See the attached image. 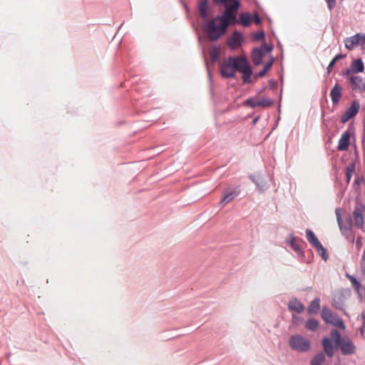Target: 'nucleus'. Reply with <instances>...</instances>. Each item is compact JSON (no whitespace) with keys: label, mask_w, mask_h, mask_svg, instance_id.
Masks as SVG:
<instances>
[{"label":"nucleus","mask_w":365,"mask_h":365,"mask_svg":"<svg viewBox=\"0 0 365 365\" xmlns=\"http://www.w3.org/2000/svg\"><path fill=\"white\" fill-rule=\"evenodd\" d=\"M220 6L225 7V12L222 15L207 20L202 26L203 33L211 41H216L225 34L229 26L239 23L236 15V11L240 6L239 1L220 3Z\"/></svg>","instance_id":"obj_1"},{"label":"nucleus","mask_w":365,"mask_h":365,"mask_svg":"<svg viewBox=\"0 0 365 365\" xmlns=\"http://www.w3.org/2000/svg\"><path fill=\"white\" fill-rule=\"evenodd\" d=\"M342 210L341 208H336L335 210V214L336 217L337 224L341 234L351 242H354V236L352 233V225H354L360 230H364V217L362 213L361 208L356 206L352 212V217L348 220L346 224H344L341 217Z\"/></svg>","instance_id":"obj_2"},{"label":"nucleus","mask_w":365,"mask_h":365,"mask_svg":"<svg viewBox=\"0 0 365 365\" xmlns=\"http://www.w3.org/2000/svg\"><path fill=\"white\" fill-rule=\"evenodd\" d=\"M242 56H230L220 65V74L223 78H232L235 76L241 63Z\"/></svg>","instance_id":"obj_3"},{"label":"nucleus","mask_w":365,"mask_h":365,"mask_svg":"<svg viewBox=\"0 0 365 365\" xmlns=\"http://www.w3.org/2000/svg\"><path fill=\"white\" fill-rule=\"evenodd\" d=\"M331 339L325 337L322 339V344L324 352L329 357H332L334 354V348L343 340L341 334L337 329L331 330Z\"/></svg>","instance_id":"obj_4"},{"label":"nucleus","mask_w":365,"mask_h":365,"mask_svg":"<svg viewBox=\"0 0 365 365\" xmlns=\"http://www.w3.org/2000/svg\"><path fill=\"white\" fill-rule=\"evenodd\" d=\"M289 345L292 349L298 352H306L310 349V341L305 337L295 334L290 336Z\"/></svg>","instance_id":"obj_5"},{"label":"nucleus","mask_w":365,"mask_h":365,"mask_svg":"<svg viewBox=\"0 0 365 365\" xmlns=\"http://www.w3.org/2000/svg\"><path fill=\"white\" fill-rule=\"evenodd\" d=\"M321 315L322 319L327 323L341 329H345L346 326L341 319L334 314L327 307L322 309Z\"/></svg>","instance_id":"obj_6"},{"label":"nucleus","mask_w":365,"mask_h":365,"mask_svg":"<svg viewBox=\"0 0 365 365\" xmlns=\"http://www.w3.org/2000/svg\"><path fill=\"white\" fill-rule=\"evenodd\" d=\"M344 356L353 355L356 353V347L352 340L348 336H344L343 340L336 346Z\"/></svg>","instance_id":"obj_7"},{"label":"nucleus","mask_w":365,"mask_h":365,"mask_svg":"<svg viewBox=\"0 0 365 365\" xmlns=\"http://www.w3.org/2000/svg\"><path fill=\"white\" fill-rule=\"evenodd\" d=\"M237 71L242 73V80L245 83H250L252 82L251 76L252 74V69L245 57L242 58Z\"/></svg>","instance_id":"obj_8"},{"label":"nucleus","mask_w":365,"mask_h":365,"mask_svg":"<svg viewBox=\"0 0 365 365\" xmlns=\"http://www.w3.org/2000/svg\"><path fill=\"white\" fill-rule=\"evenodd\" d=\"M273 101L268 98L258 99L257 98H250L245 101V104L251 108L264 107L267 108L272 105Z\"/></svg>","instance_id":"obj_9"},{"label":"nucleus","mask_w":365,"mask_h":365,"mask_svg":"<svg viewBox=\"0 0 365 365\" xmlns=\"http://www.w3.org/2000/svg\"><path fill=\"white\" fill-rule=\"evenodd\" d=\"M360 108L359 103L357 101H353L346 111L343 113V115L341 117V123H346L350 118L354 117L359 112Z\"/></svg>","instance_id":"obj_10"},{"label":"nucleus","mask_w":365,"mask_h":365,"mask_svg":"<svg viewBox=\"0 0 365 365\" xmlns=\"http://www.w3.org/2000/svg\"><path fill=\"white\" fill-rule=\"evenodd\" d=\"M242 40H243V37H242V34L237 31H235L229 37V38L227 39V46L231 49H235L241 46Z\"/></svg>","instance_id":"obj_11"},{"label":"nucleus","mask_w":365,"mask_h":365,"mask_svg":"<svg viewBox=\"0 0 365 365\" xmlns=\"http://www.w3.org/2000/svg\"><path fill=\"white\" fill-rule=\"evenodd\" d=\"M351 133L349 130L344 131L339 140L337 148L339 150H347L350 144Z\"/></svg>","instance_id":"obj_12"},{"label":"nucleus","mask_w":365,"mask_h":365,"mask_svg":"<svg viewBox=\"0 0 365 365\" xmlns=\"http://www.w3.org/2000/svg\"><path fill=\"white\" fill-rule=\"evenodd\" d=\"M239 195V191L236 190H230L227 189L225 190L223 193V197L220 202V205H225L230 202H232L235 197Z\"/></svg>","instance_id":"obj_13"},{"label":"nucleus","mask_w":365,"mask_h":365,"mask_svg":"<svg viewBox=\"0 0 365 365\" xmlns=\"http://www.w3.org/2000/svg\"><path fill=\"white\" fill-rule=\"evenodd\" d=\"M208 11H209V4L207 0H200L198 3V11L200 16L205 19L204 23L207 20H210L211 19H208Z\"/></svg>","instance_id":"obj_14"},{"label":"nucleus","mask_w":365,"mask_h":365,"mask_svg":"<svg viewBox=\"0 0 365 365\" xmlns=\"http://www.w3.org/2000/svg\"><path fill=\"white\" fill-rule=\"evenodd\" d=\"M287 244L298 254H302L303 251L301 247L299 240L290 235L286 240Z\"/></svg>","instance_id":"obj_15"},{"label":"nucleus","mask_w":365,"mask_h":365,"mask_svg":"<svg viewBox=\"0 0 365 365\" xmlns=\"http://www.w3.org/2000/svg\"><path fill=\"white\" fill-rule=\"evenodd\" d=\"M342 88L339 83H336L331 88L330 96L333 104H337L341 97Z\"/></svg>","instance_id":"obj_16"},{"label":"nucleus","mask_w":365,"mask_h":365,"mask_svg":"<svg viewBox=\"0 0 365 365\" xmlns=\"http://www.w3.org/2000/svg\"><path fill=\"white\" fill-rule=\"evenodd\" d=\"M288 308L297 313H302L304 309V306L296 297H292L288 303Z\"/></svg>","instance_id":"obj_17"},{"label":"nucleus","mask_w":365,"mask_h":365,"mask_svg":"<svg viewBox=\"0 0 365 365\" xmlns=\"http://www.w3.org/2000/svg\"><path fill=\"white\" fill-rule=\"evenodd\" d=\"M359 34H355L352 36L347 37L344 39V45L346 49L351 51L356 46H359Z\"/></svg>","instance_id":"obj_18"},{"label":"nucleus","mask_w":365,"mask_h":365,"mask_svg":"<svg viewBox=\"0 0 365 365\" xmlns=\"http://www.w3.org/2000/svg\"><path fill=\"white\" fill-rule=\"evenodd\" d=\"M264 55V53L262 49L258 48H254L252 52V60L253 63L256 66L261 64Z\"/></svg>","instance_id":"obj_19"},{"label":"nucleus","mask_w":365,"mask_h":365,"mask_svg":"<svg viewBox=\"0 0 365 365\" xmlns=\"http://www.w3.org/2000/svg\"><path fill=\"white\" fill-rule=\"evenodd\" d=\"M250 178L255 184L256 187L260 192H264L267 188L265 181L261 177H255V175H251L250 176Z\"/></svg>","instance_id":"obj_20"},{"label":"nucleus","mask_w":365,"mask_h":365,"mask_svg":"<svg viewBox=\"0 0 365 365\" xmlns=\"http://www.w3.org/2000/svg\"><path fill=\"white\" fill-rule=\"evenodd\" d=\"M320 309V299L316 297L314 299L308 307L307 312L310 314H317Z\"/></svg>","instance_id":"obj_21"},{"label":"nucleus","mask_w":365,"mask_h":365,"mask_svg":"<svg viewBox=\"0 0 365 365\" xmlns=\"http://www.w3.org/2000/svg\"><path fill=\"white\" fill-rule=\"evenodd\" d=\"M306 235L307 240L314 248L319 247V245L321 244L312 230L307 229L306 230Z\"/></svg>","instance_id":"obj_22"},{"label":"nucleus","mask_w":365,"mask_h":365,"mask_svg":"<svg viewBox=\"0 0 365 365\" xmlns=\"http://www.w3.org/2000/svg\"><path fill=\"white\" fill-rule=\"evenodd\" d=\"M351 68L355 73H361L364 70V63L361 59L358 58L352 61Z\"/></svg>","instance_id":"obj_23"},{"label":"nucleus","mask_w":365,"mask_h":365,"mask_svg":"<svg viewBox=\"0 0 365 365\" xmlns=\"http://www.w3.org/2000/svg\"><path fill=\"white\" fill-rule=\"evenodd\" d=\"M349 82L351 84L353 91L361 90V84L362 83V78L360 76H350L349 78Z\"/></svg>","instance_id":"obj_24"},{"label":"nucleus","mask_w":365,"mask_h":365,"mask_svg":"<svg viewBox=\"0 0 365 365\" xmlns=\"http://www.w3.org/2000/svg\"><path fill=\"white\" fill-rule=\"evenodd\" d=\"M325 360V356L323 353L320 352L317 354L311 360V365H322Z\"/></svg>","instance_id":"obj_25"},{"label":"nucleus","mask_w":365,"mask_h":365,"mask_svg":"<svg viewBox=\"0 0 365 365\" xmlns=\"http://www.w3.org/2000/svg\"><path fill=\"white\" fill-rule=\"evenodd\" d=\"M305 327L308 330L315 331L317 329V328L319 327V321L315 319H313V318L309 319L306 322Z\"/></svg>","instance_id":"obj_26"},{"label":"nucleus","mask_w":365,"mask_h":365,"mask_svg":"<svg viewBox=\"0 0 365 365\" xmlns=\"http://www.w3.org/2000/svg\"><path fill=\"white\" fill-rule=\"evenodd\" d=\"M251 21V16L248 13H242L240 16V23L243 26H248Z\"/></svg>","instance_id":"obj_27"},{"label":"nucleus","mask_w":365,"mask_h":365,"mask_svg":"<svg viewBox=\"0 0 365 365\" xmlns=\"http://www.w3.org/2000/svg\"><path fill=\"white\" fill-rule=\"evenodd\" d=\"M210 56L212 63H215L220 56V49L217 46H213L210 51Z\"/></svg>","instance_id":"obj_28"},{"label":"nucleus","mask_w":365,"mask_h":365,"mask_svg":"<svg viewBox=\"0 0 365 365\" xmlns=\"http://www.w3.org/2000/svg\"><path fill=\"white\" fill-rule=\"evenodd\" d=\"M315 250L324 261L327 260L329 255L326 248L323 247L322 243L319 245V247H315Z\"/></svg>","instance_id":"obj_29"},{"label":"nucleus","mask_w":365,"mask_h":365,"mask_svg":"<svg viewBox=\"0 0 365 365\" xmlns=\"http://www.w3.org/2000/svg\"><path fill=\"white\" fill-rule=\"evenodd\" d=\"M346 277L350 280V282L352 283L355 289L359 292V289L361 288L360 282H358L357 279L352 275L346 274Z\"/></svg>","instance_id":"obj_30"},{"label":"nucleus","mask_w":365,"mask_h":365,"mask_svg":"<svg viewBox=\"0 0 365 365\" xmlns=\"http://www.w3.org/2000/svg\"><path fill=\"white\" fill-rule=\"evenodd\" d=\"M354 170V165H351L350 166H348L346 169V181L349 183L351 180L353 172Z\"/></svg>","instance_id":"obj_31"},{"label":"nucleus","mask_w":365,"mask_h":365,"mask_svg":"<svg viewBox=\"0 0 365 365\" xmlns=\"http://www.w3.org/2000/svg\"><path fill=\"white\" fill-rule=\"evenodd\" d=\"M264 31H257L253 34V39L255 41H262L264 38Z\"/></svg>","instance_id":"obj_32"},{"label":"nucleus","mask_w":365,"mask_h":365,"mask_svg":"<svg viewBox=\"0 0 365 365\" xmlns=\"http://www.w3.org/2000/svg\"><path fill=\"white\" fill-rule=\"evenodd\" d=\"M359 37V46H361V47L365 46V34L364 33H358Z\"/></svg>","instance_id":"obj_33"},{"label":"nucleus","mask_w":365,"mask_h":365,"mask_svg":"<svg viewBox=\"0 0 365 365\" xmlns=\"http://www.w3.org/2000/svg\"><path fill=\"white\" fill-rule=\"evenodd\" d=\"M259 49H262V51L265 53L266 52H271L273 49V46L272 45L264 43Z\"/></svg>","instance_id":"obj_34"},{"label":"nucleus","mask_w":365,"mask_h":365,"mask_svg":"<svg viewBox=\"0 0 365 365\" xmlns=\"http://www.w3.org/2000/svg\"><path fill=\"white\" fill-rule=\"evenodd\" d=\"M352 73H354V72H353V70H351V68H346V69H344V70H343V71H341V75L342 76L349 78L350 76H351V74Z\"/></svg>","instance_id":"obj_35"},{"label":"nucleus","mask_w":365,"mask_h":365,"mask_svg":"<svg viewBox=\"0 0 365 365\" xmlns=\"http://www.w3.org/2000/svg\"><path fill=\"white\" fill-rule=\"evenodd\" d=\"M362 246H363L362 237L359 236L356 238V248L358 251H359L361 249Z\"/></svg>","instance_id":"obj_36"},{"label":"nucleus","mask_w":365,"mask_h":365,"mask_svg":"<svg viewBox=\"0 0 365 365\" xmlns=\"http://www.w3.org/2000/svg\"><path fill=\"white\" fill-rule=\"evenodd\" d=\"M274 58H273V57H272V58H270V59H269V61L265 63V65H264V68L265 70H267H267H269V69L272 66V65H273V63H274Z\"/></svg>","instance_id":"obj_37"},{"label":"nucleus","mask_w":365,"mask_h":365,"mask_svg":"<svg viewBox=\"0 0 365 365\" xmlns=\"http://www.w3.org/2000/svg\"><path fill=\"white\" fill-rule=\"evenodd\" d=\"M327 3L329 9L331 11L336 5V0H327Z\"/></svg>","instance_id":"obj_38"},{"label":"nucleus","mask_w":365,"mask_h":365,"mask_svg":"<svg viewBox=\"0 0 365 365\" xmlns=\"http://www.w3.org/2000/svg\"><path fill=\"white\" fill-rule=\"evenodd\" d=\"M333 306L337 309H339V310H341L343 309V304L340 302H337L336 301H334L333 302Z\"/></svg>","instance_id":"obj_39"},{"label":"nucleus","mask_w":365,"mask_h":365,"mask_svg":"<svg viewBox=\"0 0 365 365\" xmlns=\"http://www.w3.org/2000/svg\"><path fill=\"white\" fill-rule=\"evenodd\" d=\"M335 63H336L334 62L332 60L330 61V63H329L327 68L328 73H330L332 71L333 67Z\"/></svg>","instance_id":"obj_40"},{"label":"nucleus","mask_w":365,"mask_h":365,"mask_svg":"<svg viewBox=\"0 0 365 365\" xmlns=\"http://www.w3.org/2000/svg\"><path fill=\"white\" fill-rule=\"evenodd\" d=\"M345 57H346V55L337 54L334 56V58L332 59V61L336 63L338 60L344 58Z\"/></svg>","instance_id":"obj_41"},{"label":"nucleus","mask_w":365,"mask_h":365,"mask_svg":"<svg viewBox=\"0 0 365 365\" xmlns=\"http://www.w3.org/2000/svg\"><path fill=\"white\" fill-rule=\"evenodd\" d=\"M254 21L257 24H259L261 23V19L257 14V13H255Z\"/></svg>","instance_id":"obj_42"},{"label":"nucleus","mask_w":365,"mask_h":365,"mask_svg":"<svg viewBox=\"0 0 365 365\" xmlns=\"http://www.w3.org/2000/svg\"><path fill=\"white\" fill-rule=\"evenodd\" d=\"M267 72V70H265L264 68H263L262 71H260L258 73H257V76L258 77H263L265 73Z\"/></svg>","instance_id":"obj_43"},{"label":"nucleus","mask_w":365,"mask_h":365,"mask_svg":"<svg viewBox=\"0 0 365 365\" xmlns=\"http://www.w3.org/2000/svg\"><path fill=\"white\" fill-rule=\"evenodd\" d=\"M359 207L360 208H361L362 212H363L364 211H365V205H364L361 204Z\"/></svg>","instance_id":"obj_44"},{"label":"nucleus","mask_w":365,"mask_h":365,"mask_svg":"<svg viewBox=\"0 0 365 365\" xmlns=\"http://www.w3.org/2000/svg\"><path fill=\"white\" fill-rule=\"evenodd\" d=\"M258 118L259 117H257L255 119H254L253 123H255L257 121Z\"/></svg>","instance_id":"obj_45"}]
</instances>
